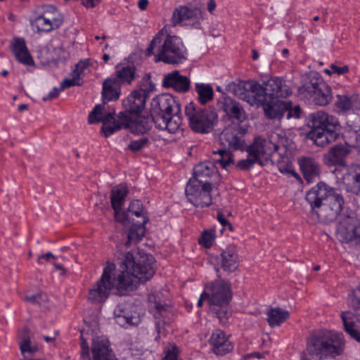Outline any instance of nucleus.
<instances>
[{
  "mask_svg": "<svg viewBox=\"0 0 360 360\" xmlns=\"http://www.w3.org/2000/svg\"><path fill=\"white\" fill-rule=\"evenodd\" d=\"M342 180L347 192L360 195V164L349 165Z\"/></svg>",
  "mask_w": 360,
  "mask_h": 360,
  "instance_id": "4be33fe9",
  "label": "nucleus"
},
{
  "mask_svg": "<svg viewBox=\"0 0 360 360\" xmlns=\"http://www.w3.org/2000/svg\"><path fill=\"white\" fill-rule=\"evenodd\" d=\"M82 4L86 8H94L96 5H98L101 0H81Z\"/></svg>",
  "mask_w": 360,
  "mask_h": 360,
  "instance_id": "774afa93",
  "label": "nucleus"
},
{
  "mask_svg": "<svg viewBox=\"0 0 360 360\" xmlns=\"http://www.w3.org/2000/svg\"><path fill=\"white\" fill-rule=\"evenodd\" d=\"M127 213L129 214L131 213L137 217H141L142 220L141 221H139V223L146 224L148 221L147 212L143 208L142 202L139 200H135L130 202Z\"/></svg>",
  "mask_w": 360,
  "mask_h": 360,
  "instance_id": "79ce46f5",
  "label": "nucleus"
},
{
  "mask_svg": "<svg viewBox=\"0 0 360 360\" xmlns=\"http://www.w3.org/2000/svg\"><path fill=\"white\" fill-rule=\"evenodd\" d=\"M334 107L339 114H355L360 111V95L357 94H337Z\"/></svg>",
  "mask_w": 360,
  "mask_h": 360,
  "instance_id": "dca6fc26",
  "label": "nucleus"
},
{
  "mask_svg": "<svg viewBox=\"0 0 360 360\" xmlns=\"http://www.w3.org/2000/svg\"><path fill=\"white\" fill-rule=\"evenodd\" d=\"M114 316L116 323L122 327L136 326L140 322V317L134 316L126 304H119L114 309Z\"/></svg>",
  "mask_w": 360,
  "mask_h": 360,
  "instance_id": "cd10ccee",
  "label": "nucleus"
},
{
  "mask_svg": "<svg viewBox=\"0 0 360 360\" xmlns=\"http://www.w3.org/2000/svg\"><path fill=\"white\" fill-rule=\"evenodd\" d=\"M88 60H80L76 65L75 69L73 70L75 75L77 73L79 75V77L82 75L83 71L89 66Z\"/></svg>",
  "mask_w": 360,
  "mask_h": 360,
  "instance_id": "e2e57ef3",
  "label": "nucleus"
},
{
  "mask_svg": "<svg viewBox=\"0 0 360 360\" xmlns=\"http://www.w3.org/2000/svg\"><path fill=\"white\" fill-rule=\"evenodd\" d=\"M279 148L278 144L263 139L260 136L256 137L254 141L249 146L245 143V150L252 156L260 165H263L262 160H267Z\"/></svg>",
  "mask_w": 360,
  "mask_h": 360,
  "instance_id": "4468645a",
  "label": "nucleus"
},
{
  "mask_svg": "<svg viewBox=\"0 0 360 360\" xmlns=\"http://www.w3.org/2000/svg\"><path fill=\"white\" fill-rule=\"evenodd\" d=\"M180 348L175 344H169L165 349V356L162 360H182L179 355Z\"/></svg>",
  "mask_w": 360,
  "mask_h": 360,
  "instance_id": "603ef678",
  "label": "nucleus"
},
{
  "mask_svg": "<svg viewBox=\"0 0 360 360\" xmlns=\"http://www.w3.org/2000/svg\"><path fill=\"white\" fill-rule=\"evenodd\" d=\"M267 322L270 326H280L289 317V312L280 307L271 308L267 313Z\"/></svg>",
  "mask_w": 360,
  "mask_h": 360,
  "instance_id": "4c0bfd02",
  "label": "nucleus"
},
{
  "mask_svg": "<svg viewBox=\"0 0 360 360\" xmlns=\"http://www.w3.org/2000/svg\"><path fill=\"white\" fill-rule=\"evenodd\" d=\"M341 318L343 321L345 331L354 340L360 342V330L355 324L352 315L349 311L342 312Z\"/></svg>",
  "mask_w": 360,
  "mask_h": 360,
  "instance_id": "58836bf2",
  "label": "nucleus"
},
{
  "mask_svg": "<svg viewBox=\"0 0 360 360\" xmlns=\"http://www.w3.org/2000/svg\"><path fill=\"white\" fill-rule=\"evenodd\" d=\"M115 219L117 221L126 226L129 224V215L127 212H121L120 210H114Z\"/></svg>",
  "mask_w": 360,
  "mask_h": 360,
  "instance_id": "680f3d73",
  "label": "nucleus"
},
{
  "mask_svg": "<svg viewBox=\"0 0 360 360\" xmlns=\"http://www.w3.org/2000/svg\"><path fill=\"white\" fill-rule=\"evenodd\" d=\"M154 55L155 62L178 64L186 59L187 51L180 37L167 34L165 29L160 30L153 38L146 50V56Z\"/></svg>",
  "mask_w": 360,
  "mask_h": 360,
  "instance_id": "f03ea898",
  "label": "nucleus"
},
{
  "mask_svg": "<svg viewBox=\"0 0 360 360\" xmlns=\"http://www.w3.org/2000/svg\"><path fill=\"white\" fill-rule=\"evenodd\" d=\"M35 23L39 32H49L58 29V27H55V25L43 13L36 18Z\"/></svg>",
  "mask_w": 360,
  "mask_h": 360,
  "instance_id": "09e8293b",
  "label": "nucleus"
},
{
  "mask_svg": "<svg viewBox=\"0 0 360 360\" xmlns=\"http://www.w3.org/2000/svg\"><path fill=\"white\" fill-rule=\"evenodd\" d=\"M212 186L201 184L197 181H188L185 189L188 201L197 207L210 206L212 204Z\"/></svg>",
  "mask_w": 360,
  "mask_h": 360,
  "instance_id": "ddd939ff",
  "label": "nucleus"
},
{
  "mask_svg": "<svg viewBox=\"0 0 360 360\" xmlns=\"http://www.w3.org/2000/svg\"><path fill=\"white\" fill-rule=\"evenodd\" d=\"M245 135V130L240 124H229L219 135V142L229 150L244 151L246 143Z\"/></svg>",
  "mask_w": 360,
  "mask_h": 360,
  "instance_id": "9b49d317",
  "label": "nucleus"
},
{
  "mask_svg": "<svg viewBox=\"0 0 360 360\" xmlns=\"http://www.w3.org/2000/svg\"><path fill=\"white\" fill-rule=\"evenodd\" d=\"M202 20L203 15L200 8L179 6L174 10L170 22L173 27L191 25L194 28L199 29L200 28V22Z\"/></svg>",
  "mask_w": 360,
  "mask_h": 360,
  "instance_id": "f8f14e48",
  "label": "nucleus"
},
{
  "mask_svg": "<svg viewBox=\"0 0 360 360\" xmlns=\"http://www.w3.org/2000/svg\"><path fill=\"white\" fill-rule=\"evenodd\" d=\"M185 115L189 127L198 134L210 133L218 122V115L215 110L200 108L193 102H190L186 105Z\"/></svg>",
  "mask_w": 360,
  "mask_h": 360,
  "instance_id": "0eeeda50",
  "label": "nucleus"
},
{
  "mask_svg": "<svg viewBox=\"0 0 360 360\" xmlns=\"http://www.w3.org/2000/svg\"><path fill=\"white\" fill-rule=\"evenodd\" d=\"M209 342L212 347V352L218 356H224L231 352L233 348V345L229 340L226 333L220 329L214 330L212 332Z\"/></svg>",
  "mask_w": 360,
  "mask_h": 360,
  "instance_id": "5701e85b",
  "label": "nucleus"
},
{
  "mask_svg": "<svg viewBox=\"0 0 360 360\" xmlns=\"http://www.w3.org/2000/svg\"><path fill=\"white\" fill-rule=\"evenodd\" d=\"M349 153V150L347 146L335 145L324 155L325 163L329 166H344L346 163L345 158Z\"/></svg>",
  "mask_w": 360,
  "mask_h": 360,
  "instance_id": "c85d7f7f",
  "label": "nucleus"
},
{
  "mask_svg": "<svg viewBox=\"0 0 360 360\" xmlns=\"http://www.w3.org/2000/svg\"><path fill=\"white\" fill-rule=\"evenodd\" d=\"M127 194L128 189L126 186L119 185L112 188L110 202L114 210L122 209Z\"/></svg>",
  "mask_w": 360,
  "mask_h": 360,
  "instance_id": "c9c22d12",
  "label": "nucleus"
},
{
  "mask_svg": "<svg viewBox=\"0 0 360 360\" xmlns=\"http://www.w3.org/2000/svg\"><path fill=\"white\" fill-rule=\"evenodd\" d=\"M162 86L184 94L189 91L191 81L186 76L181 75L178 70H174L164 76Z\"/></svg>",
  "mask_w": 360,
  "mask_h": 360,
  "instance_id": "412c9836",
  "label": "nucleus"
},
{
  "mask_svg": "<svg viewBox=\"0 0 360 360\" xmlns=\"http://www.w3.org/2000/svg\"><path fill=\"white\" fill-rule=\"evenodd\" d=\"M307 125L311 129L307 134L308 138L320 147L335 142L340 135L341 126L338 119L323 110L309 114Z\"/></svg>",
  "mask_w": 360,
  "mask_h": 360,
  "instance_id": "20e7f679",
  "label": "nucleus"
},
{
  "mask_svg": "<svg viewBox=\"0 0 360 360\" xmlns=\"http://www.w3.org/2000/svg\"><path fill=\"white\" fill-rule=\"evenodd\" d=\"M300 170L304 179L311 183L316 180L320 174V165L313 158H302L298 160Z\"/></svg>",
  "mask_w": 360,
  "mask_h": 360,
  "instance_id": "c756f323",
  "label": "nucleus"
},
{
  "mask_svg": "<svg viewBox=\"0 0 360 360\" xmlns=\"http://www.w3.org/2000/svg\"><path fill=\"white\" fill-rule=\"evenodd\" d=\"M343 137L349 146L356 147L360 145V130L349 127L345 130Z\"/></svg>",
  "mask_w": 360,
  "mask_h": 360,
  "instance_id": "49530a36",
  "label": "nucleus"
},
{
  "mask_svg": "<svg viewBox=\"0 0 360 360\" xmlns=\"http://www.w3.org/2000/svg\"><path fill=\"white\" fill-rule=\"evenodd\" d=\"M278 167L281 173L291 174L296 179H300L299 174L292 169V164L280 163Z\"/></svg>",
  "mask_w": 360,
  "mask_h": 360,
  "instance_id": "052dcab7",
  "label": "nucleus"
},
{
  "mask_svg": "<svg viewBox=\"0 0 360 360\" xmlns=\"http://www.w3.org/2000/svg\"><path fill=\"white\" fill-rule=\"evenodd\" d=\"M150 116L157 128L175 133L182 122L181 104L170 94L158 96L152 101Z\"/></svg>",
  "mask_w": 360,
  "mask_h": 360,
  "instance_id": "7ed1b4c3",
  "label": "nucleus"
},
{
  "mask_svg": "<svg viewBox=\"0 0 360 360\" xmlns=\"http://www.w3.org/2000/svg\"><path fill=\"white\" fill-rule=\"evenodd\" d=\"M121 84L113 78H108L103 83L102 99L103 107L108 101H117L120 95Z\"/></svg>",
  "mask_w": 360,
  "mask_h": 360,
  "instance_id": "2f4dec72",
  "label": "nucleus"
},
{
  "mask_svg": "<svg viewBox=\"0 0 360 360\" xmlns=\"http://www.w3.org/2000/svg\"><path fill=\"white\" fill-rule=\"evenodd\" d=\"M229 90L250 105H262L266 101L264 86L257 82L247 81L229 84Z\"/></svg>",
  "mask_w": 360,
  "mask_h": 360,
  "instance_id": "9d476101",
  "label": "nucleus"
},
{
  "mask_svg": "<svg viewBox=\"0 0 360 360\" xmlns=\"http://www.w3.org/2000/svg\"><path fill=\"white\" fill-rule=\"evenodd\" d=\"M344 345V337L341 333L321 330L308 338L307 349L315 360H323L340 355Z\"/></svg>",
  "mask_w": 360,
  "mask_h": 360,
  "instance_id": "39448f33",
  "label": "nucleus"
},
{
  "mask_svg": "<svg viewBox=\"0 0 360 360\" xmlns=\"http://www.w3.org/2000/svg\"><path fill=\"white\" fill-rule=\"evenodd\" d=\"M154 263L153 255L136 253L134 256L131 252L124 254L119 269L108 262L101 278L89 290L88 299L98 304L107 300L114 288L120 294L134 290L140 283H146L153 276Z\"/></svg>",
  "mask_w": 360,
  "mask_h": 360,
  "instance_id": "f257e3e1",
  "label": "nucleus"
},
{
  "mask_svg": "<svg viewBox=\"0 0 360 360\" xmlns=\"http://www.w3.org/2000/svg\"><path fill=\"white\" fill-rule=\"evenodd\" d=\"M221 267L228 272L236 271L238 266V257L236 249L229 247L220 254Z\"/></svg>",
  "mask_w": 360,
  "mask_h": 360,
  "instance_id": "72a5a7b5",
  "label": "nucleus"
},
{
  "mask_svg": "<svg viewBox=\"0 0 360 360\" xmlns=\"http://www.w3.org/2000/svg\"><path fill=\"white\" fill-rule=\"evenodd\" d=\"M255 163H257V162L252 156H249L248 153L247 158L239 160L236 165V167L240 170H249Z\"/></svg>",
  "mask_w": 360,
  "mask_h": 360,
  "instance_id": "13d9d810",
  "label": "nucleus"
},
{
  "mask_svg": "<svg viewBox=\"0 0 360 360\" xmlns=\"http://www.w3.org/2000/svg\"><path fill=\"white\" fill-rule=\"evenodd\" d=\"M147 97L143 96L138 91H133L124 100L122 101V105L124 111L131 117L132 115H139L145 108Z\"/></svg>",
  "mask_w": 360,
  "mask_h": 360,
  "instance_id": "393cba45",
  "label": "nucleus"
},
{
  "mask_svg": "<svg viewBox=\"0 0 360 360\" xmlns=\"http://www.w3.org/2000/svg\"><path fill=\"white\" fill-rule=\"evenodd\" d=\"M115 76L113 79L121 85H130L137 77L136 68L134 64H118L115 67Z\"/></svg>",
  "mask_w": 360,
  "mask_h": 360,
  "instance_id": "7c9ffc66",
  "label": "nucleus"
},
{
  "mask_svg": "<svg viewBox=\"0 0 360 360\" xmlns=\"http://www.w3.org/2000/svg\"><path fill=\"white\" fill-rule=\"evenodd\" d=\"M195 91L198 95L197 100L201 105H205L213 100L214 90L210 84L196 83Z\"/></svg>",
  "mask_w": 360,
  "mask_h": 360,
  "instance_id": "e433bc0d",
  "label": "nucleus"
},
{
  "mask_svg": "<svg viewBox=\"0 0 360 360\" xmlns=\"http://www.w3.org/2000/svg\"><path fill=\"white\" fill-rule=\"evenodd\" d=\"M210 311L219 319V323L226 324L231 316L229 304L210 305Z\"/></svg>",
  "mask_w": 360,
  "mask_h": 360,
  "instance_id": "ea45409f",
  "label": "nucleus"
},
{
  "mask_svg": "<svg viewBox=\"0 0 360 360\" xmlns=\"http://www.w3.org/2000/svg\"><path fill=\"white\" fill-rule=\"evenodd\" d=\"M61 91L62 90H60V88L58 89L56 87H54L53 89V90L51 91H50L49 94L46 96L43 97L42 100L44 101H46L48 100L53 99L59 95V94Z\"/></svg>",
  "mask_w": 360,
  "mask_h": 360,
  "instance_id": "338daca9",
  "label": "nucleus"
},
{
  "mask_svg": "<svg viewBox=\"0 0 360 360\" xmlns=\"http://www.w3.org/2000/svg\"><path fill=\"white\" fill-rule=\"evenodd\" d=\"M288 103H290V106H288L287 110H285L284 117H285L288 120L290 119H300L302 114V109L300 105H297L292 106V103L291 101H288Z\"/></svg>",
  "mask_w": 360,
  "mask_h": 360,
  "instance_id": "6e6d98bb",
  "label": "nucleus"
},
{
  "mask_svg": "<svg viewBox=\"0 0 360 360\" xmlns=\"http://www.w3.org/2000/svg\"><path fill=\"white\" fill-rule=\"evenodd\" d=\"M226 148L219 149L217 151H213L214 154H218L219 158L216 160L223 168L227 169V167L230 165H234L233 155L228 152Z\"/></svg>",
  "mask_w": 360,
  "mask_h": 360,
  "instance_id": "de8ad7c7",
  "label": "nucleus"
},
{
  "mask_svg": "<svg viewBox=\"0 0 360 360\" xmlns=\"http://www.w3.org/2000/svg\"><path fill=\"white\" fill-rule=\"evenodd\" d=\"M264 86L266 98H287L292 94L287 82L281 77H271L264 83Z\"/></svg>",
  "mask_w": 360,
  "mask_h": 360,
  "instance_id": "f3484780",
  "label": "nucleus"
},
{
  "mask_svg": "<svg viewBox=\"0 0 360 360\" xmlns=\"http://www.w3.org/2000/svg\"><path fill=\"white\" fill-rule=\"evenodd\" d=\"M93 360H117L110 348L108 340L97 337L93 339L91 345Z\"/></svg>",
  "mask_w": 360,
  "mask_h": 360,
  "instance_id": "bb28decb",
  "label": "nucleus"
},
{
  "mask_svg": "<svg viewBox=\"0 0 360 360\" xmlns=\"http://www.w3.org/2000/svg\"><path fill=\"white\" fill-rule=\"evenodd\" d=\"M305 199L310 206H319L321 202L340 211H342L345 202L340 193L323 182L318 183L309 191Z\"/></svg>",
  "mask_w": 360,
  "mask_h": 360,
  "instance_id": "1a4fd4ad",
  "label": "nucleus"
},
{
  "mask_svg": "<svg viewBox=\"0 0 360 360\" xmlns=\"http://www.w3.org/2000/svg\"><path fill=\"white\" fill-rule=\"evenodd\" d=\"M217 220L219 221V222L224 226V227H226V226H229V229L230 230L232 229V226L231 224L229 222L228 220H226V219L225 218V216L224 215V214L219 211L217 212Z\"/></svg>",
  "mask_w": 360,
  "mask_h": 360,
  "instance_id": "69168bd1",
  "label": "nucleus"
},
{
  "mask_svg": "<svg viewBox=\"0 0 360 360\" xmlns=\"http://www.w3.org/2000/svg\"><path fill=\"white\" fill-rule=\"evenodd\" d=\"M150 144V140L146 136H142L137 140L130 141L128 148L133 153L141 151L143 148L148 147Z\"/></svg>",
  "mask_w": 360,
  "mask_h": 360,
  "instance_id": "3c124183",
  "label": "nucleus"
},
{
  "mask_svg": "<svg viewBox=\"0 0 360 360\" xmlns=\"http://www.w3.org/2000/svg\"><path fill=\"white\" fill-rule=\"evenodd\" d=\"M148 303L150 311L156 319L166 316L168 306L160 300L159 294H150Z\"/></svg>",
  "mask_w": 360,
  "mask_h": 360,
  "instance_id": "f704fd0d",
  "label": "nucleus"
},
{
  "mask_svg": "<svg viewBox=\"0 0 360 360\" xmlns=\"http://www.w3.org/2000/svg\"><path fill=\"white\" fill-rule=\"evenodd\" d=\"M300 96L314 105H327L333 98L330 87L321 77H312L298 89Z\"/></svg>",
  "mask_w": 360,
  "mask_h": 360,
  "instance_id": "6e6552de",
  "label": "nucleus"
},
{
  "mask_svg": "<svg viewBox=\"0 0 360 360\" xmlns=\"http://www.w3.org/2000/svg\"><path fill=\"white\" fill-rule=\"evenodd\" d=\"M139 89L135 91L148 98L149 93L153 91L155 88V84L151 80L150 73L146 74L143 77L141 80L139 82Z\"/></svg>",
  "mask_w": 360,
  "mask_h": 360,
  "instance_id": "c03bdc74",
  "label": "nucleus"
},
{
  "mask_svg": "<svg viewBox=\"0 0 360 360\" xmlns=\"http://www.w3.org/2000/svg\"><path fill=\"white\" fill-rule=\"evenodd\" d=\"M194 176L189 181H197L201 184L213 185L212 179L218 178V172L212 162H203L197 165L194 169Z\"/></svg>",
  "mask_w": 360,
  "mask_h": 360,
  "instance_id": "aec40b11",
  "label": "nucleus"
},
{
  "mask_svg": "<svg viewBox=\"0 0 360 360\" xmlns=\"http://www.w3.org/2000/svg\"><path fill=\"white\" fill-rule=\"evenodd\" d=\"M42 13L45 15V17L49 19L51 22L55 25V27L58 28L63 23L64 18L63 15L60 13L57 8L53 6H46Z\"/></svg>",
  "mask_w": 360,
  "mask_h": 360,
  "instance_id": "37998d69",
  "label": "nucleus"
},
{
  "mask_svg": "<svg viewBox=\"0 0 360 360\" xmlns=\"http://www.w3.org/2000/svg\"><path fill=\"white\" fill-rule=\"evenodd\" d=\"M10 49L12 53L15 56V58L19 63L25 66L34 65V60L26 46L25 40L24 38H14L11 43Z\"/></svg>",
  "mask_w": 360,
  "mask_h": 360,
  "instance_id": "b1692460",
  "label": "nucleus"
},
{
  "mask_svg": "<svg viewBox=\"0 0 360 360\" xmlns=\"http://www.w3.org/2000/svg\"><path fill=\"white\" fill-rule=\"evenodd\" d=\"M330 70L333 73H336L338 75H343L347 73L349 71V68L347 65H344L342 67H338L335 64H332L330 65Z\"/></svg>",
  "mask_w": 360,
  "mask_h": 360,
  "instance_id": "0e129e2a",
  "label": "nucleus"
},
{
  "mask_svg": "<svg viewBox=\"0 0 360 360\" xmlns=\"http://www.w3.org/2000/svg\"><path fill=\"white\" fill-rule=\"evenodd\" d=\"M80 77L77 73L75 75L72 72V79H65L60 84V90H64L66 88H70L73 86H80L81 83L79 82Z\"/></svg>",
  "mask_w": 360,
  "mask_h": 360,
  "instance_id": "bf43d9fd",
  "label": "nucleus"
},
{
  "mask_svg": "<svg viewBox=\"0 0 360 360\" xmlns=\"http://www.w3.org/2000/svg\"><path fill=\"white\" fill-rule=\"evenodd\" d=\"M27 333V330L25 328L20 335L21 341L19 344L20 352L23 355H25L26 353L33 354L37 351V347L31 346V341Z\"/></svg>",
  "mask_w": 360,
  "mask_h": 360,
  "instance_id": "a18cd8bd",
  "label": "nucleus"
},
{
  "mask_svg": "<svg viewBox=\"0 0 360 360\" xmlns=\"http://www.w3.org/2000/svg\"><path fill=\"white\" fill-rule=\"evenodd\" d=\"M211 291L210 305L229 304L232 297L229 283L221 279L217 280L212 283Z\"/></svg>",
  "mask_w": 360,
  "mask_h": 360,
  "instance_id": "6ab92c4d",
  "label": "nucleus"
},
{
  "mask_svg": "<svg viewBox=\"0 0 360 360\" xmlns=\"http://www.w3.org/2000/svg\"><path fill=\"white\" fill-rule=\"evenodd\" d=\"M262 105L267 118L281 120L284 117V112L290 106V103L278 99L266 98Z\"/></svg>",
  "mask_w": 360,
  "mask_h": 360,
  "instance_id": "a878e982",
  "label": "nucleus"
},
{
  "mask_svg": "<svg viewBox=\"0 0 360 360\" xmlns=\"http://www.w3.org/2000/svg\"><path fill=\"white\" fill-rule=\"evenodd\" d=\"M103 106L101 104L96 105L89 113L88 121L90 124L102 122L101 131L105 137H108L115 131L122 128L132 127L134 121L126 112H120L116 119L114 115L115 110L108 112L103 115Z\"/></svg>",
  "mask_w": 360,
  "mask_h": 360,
  "instance_id": "423d86ee",
  "label": "nucleus"
},
{
  "mask_svg": "<svg viewBox=\"0 0 360 360\" xmlns=\"http://www.w3.org/2000/svg\"><path fill=\"white\" fill-rule=\"evenodd\" d=\"M215 238V231L214 230L204 231L198 239V243L205 248H210Z\"/></svg>",
  "mask_w": 360,
  "mask_h": 360,
  "instance_id": "864d4df0",
  "label": "nucleus"
},
{
  "mask_svg": "<svg viewBox=\"0 0 360 360\" xmlns=\"http://www.w3.org/2000/svg\"><path fill=\"white\" fill-rule=\"evenodd\" d=\"M220 109L230 118L241 123L247 119V114L243 105L229 96H223L218 102Z\"/></svg>",
  "mask_w": 360,
  "mask_h": 360,
  "instance_id": "a211bd4d",
  "label": "nucleus"
},
{
  "mask_svg": "<svg viewBox=\"0 0 360 360\" xmlns=\"http://www.w3.org/2000/svg\"><path fill=\"white\" fill-rule=\"evenodd\" d=\"M337 236L342 243H360V220L355 217L345 216L337 227Z\"/></svg>",
  "mask_w": 360,
  "mask_h": 360,
  "instance_id": "2eb2a0df",
  "label": "nucleus"
},
{
  "mask_svg": "<svg viewBox=\"0 0 360 360\" xmlns=\"http://www.w3.org/2000/svg\"><path fill=\"white\" fill-rule=\"evenodd\" d=\"M134 127L139 133L144 134L151 128V122L149 118L138 117Z\"/></svg>",
  "mask_w": 360,
  "mask_h": 360,
  "instance_id": "4d7b16f0",
  "label": "nucleus"
},
{
  "mask_svg": "<svg viewBox=\"0 0 360 360\" xmlns=\"http://www.w3.org/2000/svg\"><path fill=\"white\" fill-rule=\"evenodd\" d=\"M311 211L317 215L319 221L325 224L334 221L341 212L321 202L319 206H311Z\"/></svg>",
  "mask_w": 360,
  "mask_h": 360,
  "instance_id": "473e14b6",
  "label": "nucleus"
},
{
  "mask_svg": "<svg viewBox=\"0 0 360 360\" xmlns=\"http://www.w3.org/2000/svg\"><path fill=\"white\" fill-rule=\"evenodd\" d=\"M145 224L139 222L130 227L127 234V241L125 243L127 246L136 244L142 239L145 234Z\"/></svg>",
  "mask_w": 360,
  "mask_h": 360,
  "instance_id": "a19ab883",
  "label": "nucleus"
},
{
  "mask_svg": "<svg viewBox=\"0 0 360 360\" xmlns=\"http://www.w3.org/2000/svg\"><path fill=\"white\" fill-rule=\"evenodd\" d=\"M350 305L355 315L360 317V286L353 290L350 297Z\"/></svg>",
  "mask_w": 360,
  "mask_h": 360,
  "instance_id": "5fc2aeb1",
  "label": "nucleus"
},
{
  "mask_svg": "<svg viewBox=\"0 0 360 360\" xmlns=\"http://www.w3.org/2000/svg\"><path fill=\"white\" fill-rule=\"evenodd\" d=\"M25 300L33 305L45 306L49 301V298L46 293L39 292L34 295H26Z\"/></svg>",
  "mask_w": 360,
  "mask_h": 360,
  "instance_id": "8fccbe9b",
  "label": "nucleus"
}]
</instances>
